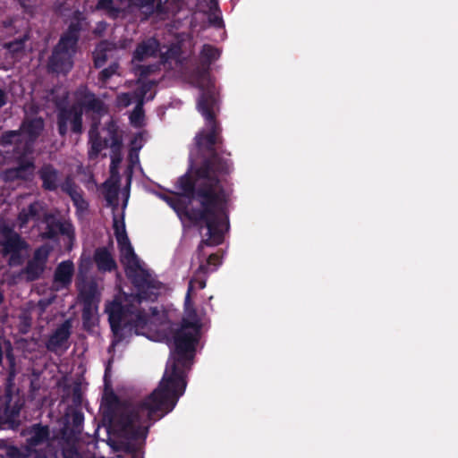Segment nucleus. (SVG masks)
<instances>
[{
    "label": "nucleus",
    "mask_w": 458,
    "mask_h": 458,
    "mask_svg": "<svg viewBox=\"0 0 458 458\" xmlns=\"http://www.w3.org/2000/svg\"><path fill=\"white\" fill-rule=\"evenodd\" d=\"M209 267H210V265L207 261H206V263H201L194 274L200 275L207 278L208 275L210 272L215 271V269H216V268L211 269Z\"/></svg>",
    "instance_id": "obj_41"
},
{
    "label": "nucleus",
    "mask_w": 458,
    "mask_h": 458,
    "mask_svg": "<svg viewBox=\"0 0 458 458\" xmlns=\"http://www.w3.org/2000/svg\"><path fill=\"white\" fill-rule=\"evenodd\" d=\"M7 102V96L4 89L0 88V108H2Z\"/></svg>",
    "instance_id": "obj_47"
},
{
    "label": "nucleus",
    "mask_w": 458,
    "mask_h": 458,
    "mask_svg": "<svg viewBox=\"0 0 458 458\" xmlns=\"http://www.w3.org/2000/svg\"><path fill=\"white\" fill-rule=\"evenodd\" d=\"M42 221L46 224L44 232L40 233L42 239L55 241L59 235H64L68 238L70 243L73 242L74 228L71 223L62 222L48 213H44Z\"/></svg>",
    "instance_id": "obj_10"
},
{
    "label": "nucleus",
    "mask_w": 458,
    "mask_h": 458,
    "mask_svg": "<svg viewBox=\"0 0 458 458\" xmlns=\"http://www.w3.org/2000/svg\"><path fill=\"white\" fill-rule=\"evenodd\" d=\"M119 68L118 63H112L108 67L103 69L98 74V81L102 83H106L108 80L114 75Z\"/></svg>",
    "instance_id": "obj_38"
},
{
    "label": "nucleus",
    "mask_w": 458,
    "mask_h": 458,
    "mask_svg": "<svg viewBox=\"0 0 458 458\" xmlns=\"http://www.w3.org/2000/svg\"><path fill=\"white\" fill-rule=\"evenodd\" d=\"M89 28V22L85 14L76 10L68 19V27L65 31L60 37L62 44H68L74 47H78V42L81 37V32L87 30Z\"/></svg>",
    "instance_id": "obj_11"
},
{
    "label": "nucleus",
    "mask_w": 458,
    "mask_h": 458,
    "mask_svg": "<svg viewBox=\"0 0 458 458\" xmlns=\"http://www.w3.org/2000/svg\"><path fill=\"white\" fill-rule=\"evenodd\" d=\"M154 98V95L150 96L149 98H148L147 99L148 100H150V99H153Z\"/></svg>",
    "instance_id": "obj_49"
},
{
    "label": "nucleus",
    "mask_w": 458,
    "mask_h": 458,
    "mask_svg": "<svg viewBox=\"0 0 458 458\" xmlns=\"http://www.w3.org/2000/svg\"><path fill=\"white\" fill-rule=\"evenodd\" d=\"M74 265L72 260H64L59 263L54 274V282L60 284L62 287H68L72 281Z\"/></svg>",
    "instance_id": "obj_20"
},
{
    "label": "nucleus",
    "mask_w": 458,
    "mask_h": 458,
    "mask_svg": "<svg viewBox=\"0 0 458 458\" xmlns=\"http://www.w3.org/2000/svg\"><path fill=\"white\" fill-rule=\"evenodd\" d=\"M96 295L97 286L95 284H89L80 292L82 304L97 305Z\"/></svg>",
    "instance_id": "obj_32"
},
{
    "label": "nucleus",
    "mask_w": 458,
    "mask_h": 458,
    "mask_svg": "<svg viewBox=\"0 0 458 458\" xmlns=\"http://www.w3.org/2000/svg\"><path fill=\"white\" fill-rule=\"evenodd\" d=\"M207 262L210 266L213 265L215 267L214 268H216L220 264L219 256L217 254L212 253L208 257Z\"/></svg>",
    "instance_id": "obj_44"
},
{
    "label": "nucleus",
    "mask_w": 458,
    "mask_h": 458,
    "mask_svg": "<svg viewBox=\"0 0 458 458\" xmlns=\"http://www.w3.org/2000/svg\"><path fill=\"white\" fill-rule=\"evenodd\" d=\"M4 255L11 252L22 251L28 248V243L21 236L11 230L5 229L4 239L0 242Z\"/></svg>",
    "instance_id": "obj_16"
},
{
    "label": "nucleus",
    "mask_w": 458,
    "mask_h": 458,
    "mask_svg": "<svg viewBox=\"0 0 458 458\" xmlns=\"http://www.w3.org/2000/svg\"><path fill=\"white\" fill-rule=\"evenodd\" d=\"M90 149L89 151V157H97L101 150L108 146V140L103 141L97 131V128L91 127L89 131Z\"/></svg>",
    "instance_id": "obj_26"
},
{
    "label": "nucleus",
    "mask_w": 458,
    "mask_h": 458,
    "mask_svg": "<svg viewBox=\"0 0 458 458\" xmlns=\"http://www.w3.org/2000/svg\"><path fill=\"white\" fill-rule=\"evenodd\" d=\"M38 177L42 182L41 187L47 191H56L57 189H61L62 182L61 173L52 164L43 165L38 172Z\"/></svg>",
    "instance_id": "obj_14"
},
{
    "label": "nucleus",
    "mask_w": 458,
    "mask_h": 458,
    "mask_svg": "<svg viewBox=\"0 0 458 458\" xmlns=\"http://www.w3.org/2000/svg\"><path fill=\"white\" fill-rule=\"evenodd\" d=\"M22 148L17 147L16 154L18 165L12 170L14 174V177L17 179L26 180L29 175L31 174L32 170L35 167L34 162L27 160L28 155H21Z\"/></svg>",
    "instance_id": "obj_21"
},
{
    "label": "nucleus",
    "mask_w": 458,
    "mask_h": 458,
    "mask_svg": "<svg viewBox=\"0 0 458 458\" xmlns=\"http://www.w3.org/2000/svg\"><path fill=\"white\" fill-rule=\"evenodd\" d=\"M162 199L177 213H182L187 217V211H191L180 198L162 195Z\"/></svg>",
    "instance_id": "obj_33"
},
{
    "label": "nucleus",
    "mask_w": 458,
    "mask_h": 458,
    "mask_svg": "<svg viewBox=\"0 0 458 458\" xmlns=\"http://www.w3.org/2000/svg\"><path fill=\"white\" fill-rule=\"evenodd\" d=\"M130 4L141 10L145 19L150 17L154 13H163L161 0H130Z\"/></svg>",
    "instance_id": "obj_25"
},
{
    "label": "nucleus",
    "mask_w": 458,
    "mask_h": 458,
    "mask_svg": "<svg viewBox=\"0 0 458 458\" xmlns=\"http://www.w3.org/2000/svg\"><path fill=\"white\" fill-rule=\"evenodd\" d=\"M83 107L87 111L102 114L105 110L104 102L96 95L85 89L81 93V105L58 106L56 109V128L61 138L65 139L69 133L81 135L83 128Z\"/></svg>",
    "instance_id": "obj_5"
},
{
    "label": "nucleus",
    "mask_w": 458,
    "mask_h": 458,
    "mask_svg": "<svg viewBox=\"0 0 458 458\" xmlns=\"http://www.w3.org/2000/svg\"><path fill=\"white\" fill-rule=\"evenodd\" d=\"M213 159L201 161L194 171L180 176L175 188L177 195L196 200L200 208L187 211V219L194 225L207 228V238L201 240L198 250L204 246H217L224 242V231L229 229L227 204L233 192V184L226 179L230 167L225 162Z\"/></svg>",
    "instance_id": "obj_2"
},
{
    "label": "nucleus",
    "mask_w": 458,
    "mask_h": 458,
    "mask_svg": "<svg viewBox=\"0 0 458 458\" xmlns=\"http://www.w3.org/2000/svg\"><path fill=\"white\" fill-rule=\"evenodd\" d=\"M44 208L39 201L30 203L27 208H22L18 215L20 226H25L30 221L39 222L43 220Z\"/></svg>",
    "instance_id": "obj_18"
},
{
    "label": "nucleus",
    "mask_w": 458,
    "mask_h": 458,
    "mask_svg": "<svg viewBox=\"0 0 458 458\" xmlns=\"http://www.w3.org/2000/svg\"><path fill=\"white\" fill-rule=\"evenodd\" d=\"M21 131L10 130L4 131L0 136V146L7 148L14 145L13 153L16 154L17 147H22Z\"/></svg>",
    "instance_id": "obj_27"
},
{
    "label": "nucleus",
    "mask_w": 458,
    "mask_h": 458,
    "mask_svg": "<svg viewBox=\"0 0 458 458\" xmlns=\"http://www.w3.org/2000/svg\"><path fill=\"white\" fill-rule=\"evenodd\" d=\"M208 21L209 23L216 28H222L224 26L222 17L220 15L215 14V13H212V14L208 17Z\"/></svg>",
    "instance_id": "obj_42"
},
{
    "label": "nucleus",
    "mask_w": 458,
    "mask_h": 458,
    "mask_svg": "<svg viewBox=\"0 0 458 458\" xmlns=\"http://www.w3.org/2000/svg\"><path fill=\"white\" fill-rule=\"evenodd\" d=\"M44 128L45 123L41 117L25 119L21 123L19 131H21V135H26V140L21 147V155L24 156L32 153L33 146L38 139V137L41 135Z\"/></svg>",
    "instance_id": "obj_12"
},
{
    "label": "nucleus",
    "mask_w": 458,
    "mask_h": 458,
    "mask_svg": "<svg viewBox=\"0 0 458 458\" xmlns=\"http://www.w3.org/2000/svg\"><path fill=\"white\" fill-rule=\"evenodd\" d=\"M94 261L99 271L111 272L116 268V263L108 250L105 247L98 248L94 253Z\"/></svg>",
    "instance_id": "obj_23"
},
{
    "label": "nucleus",
    "mask_w": 458,
    "mask_h": 458,
    "mask_svg": "<svg viewBox=\"0 0 458 458\" xmlns=\"http://www.w3.org/2000/svg\"><path fill=\"white\" fill-rule=\"evenodd\" d=\"M157 65L155 64H149V65H143L139 64L135 67V72L140 75L141 78H146L149 76L150 74L154 73L157 71Z\"/></svg>",
    "instance_id": "obj_39"
},
{
    "label": "nucleus",
    "mask_w": 458,
    "mask_h": 458,
    "mask_svg": "<svg viewBox=\"0 0 458 458\" xmlns=\"http://www.w3.org/2000/svg\"><path fill=\"white\" fill-rule=\"evenodd\" d=\"M217 105V98L215 90L211 87L202 89L198 102L197 108L205 119V124L208 131H200L195 136L196 146L199 152L203 154V159H217L219 162H225L230 165L228 175L233 171V164L230 158L224 157L217 151L222 144L221 127L216 118L214 109Z\"/></svg>",
    "instance_id": "obj_3"
},
{
    "label": "nucleus",
    "mask_w": 458,
    "mask_h": 458,
    "mask_svg": "<svg viewBox=\"0 0 458 458\" xmlns=\"http://www.w3.org/2000/svg\"><path fill=\"white\" fill-rule=\"evenodd\" d=\"M72 322L67 319L63 322L50 335L47 342L48 350L54 351L62 347L70 338Z\"/></svg>",
    "instance_id": "obj_19"
},
{
    "label": "nucleus",
    "mask_w": 458,
    "mask_h": 458,
    "mask_svg": "<svg viewBox=\"0 0 458 458\" xmlns=\"http://www.w3.org/2000/svg\"><path fill=\"white\" fill-rule=\"evenodd\" d=\"M103 46L104 43L99 44L93 54L94 67L97 69L103 67L108 59L107 49Z\"/></svg>",
    "instance_id": "obj_35"
},
{
    "label": "nucleus",
    "mask_w": 458,
    "mask_h": 458,
    "mask_svg": "<svg viewBox=\"0 0 458 458\" xmlns=\"http://www.w3.org/2000/svg\"><path fill=\"white\" fill-rule=\"evenodd\" d=\"M159 42L150 38L139 43L132 54V62H142L148 57H155L159 51Z\"/></svg>",
    "instance_id": "obj_17"
},
{
    "label": "nucleus",
    "mask_w": 458,
    "mask_h": 458,
    "mask_svg": "<svg viewBox=\"0 0 458 458\" xmlns=\"http://www.w3.org/2000/svg\"><path fill=\"white\" fill-rule=\"evenodd\" d=\"M105 188V199L109 205H114L117 201L120 189V179H109L103 184Z\"/></svg>",
    "instance_id": "obj_29"
},
{
    "label": "nucleus",
    "mask_w": 458,
    "mask_h": 458,
    "mask_svg": "<svg viewBox=\"0 0 458 458\" xmlns=\"http://www.w3.org/2000/svg\"><path fill=\"white\" fill-rule=\"evenodd\" d=\"M61 191L71 198L77 213L82 214L89 209V202L83 197V191L72 176L67 175L64 178Z\"/></svg>",
    "instance_id": "obj_13"
},
{
    "label": "nucleus",
    "mask_w": 458,
    "mask_h": 458,
    "mask_svg": "<svg viewBox=\"0 0 458 458\" xmlns=\"http://www.w3.org/2000/svg\"><path fill=\"white\" fill-rule=\"evenodd\" d=\"M98 8L107 10V11L115 10L114 7L113 0H99L98 3Z\"/></svg>",
    "instance_id": "obj_43"
},
{
    "label": "nucleus",
    "mask_w": 458,
    "mask_h": 458,
    "mask_svg": "<svg viewBox=\"0 0 458 458\" xmlns=\"http://www.w3.org/2000/svg\"><path fill=\"white\" fill-rule=\"evenodd\" d=\"M122 151L121 152H111V165L110 174L111 179H120L118 165L122 162Z\"/></svg>",
    "instance_id": "obj_36"
},
{
    "label": "nucleus",
    "mask_w": 458,
    "mask_h": 458,
    "mask_svg": "<svg viewBox=\"0 0 458 458\" xmlns=\"http://www.w3.org/2000/svg\"><path fill=\"white\" fill-rule=\"evenodd\" d=\"M84 421L83 413L74 411L72 415V422L66 421L61 428V437L67 442H74L79 439Z\"/></svg>",
    "instance_id": "obj_15"
},
{
    "label": "nucleus",
    "mask_w": 458,
    "mask_h": 458,
    "mask_svg": "<svg viewBox=\"0 0 458 458\" xmlns=\"http://www.w3.org/2000/svg\"><path fill=\"white\" fill-rule=\"evenodd\" d=\"M51 250V247L47 244H43L34 250L32 258L28 260L21 271L28 282H34L42 277Z\"/></svg>",
    "instance_id": "obj_9"
},
{
    "label": "nucleus",
    "mask_w": 458,
    "mask_h": 458,
    "mask_svg": "<svg viewBox=\"0 0 458 458\" xmlns=\"http://www.w3.org/2000/svg\"><path fill=\"white\" fill-rule=\"evenodd\" d=\"M4 454L1 456H5L6 458H30L33 457L30 452L28 451L26 445H24L23 448L21 449L15 445H6L3 450Z\"/></svg>",
    "instance_id": "obj_31"
},
{
    "label": "nucleus",
    "mask_w": 458,
    "mask_h": 458,
    "mask_svg": "<svg viewBox=\"0 0 458 458\" xmlns=\"http://www.w3.org/2000/svg\"><path fill=\"white\" fill-rule=\"evenodd\" d=\"M114 335L113 344L123 341L133 328L147 323V314L134 303L123 304L114 301L106 309Z\"/></svg>",
    "instance_id": "obj_6"
},
{
    "label": "nucleus",
    "mask_w": 458,
    "mask_h": 458,
    "mask_svg": "<svg viewBox=\"0 0 458 458\" xmlns=\"http://www.w3.org/2000/svg\"><path fill=\"white\" fill-rule=\"evenodd\" d=\"M82 313H81V318H82V324L84 328L88 329L90 328L92 326H94V313L98 310L97 305H89V304H82Z\"/></svg>",
    "instance_id": "obj_34"
},
{
    "label": "nucleus",
    "mask_w": 458,
    "mask_h": 458,
    "mask_svg": "<svg viewBox=\"0 0 458 458\" xmlns=\"http://www.w3.org/2000/svg\"><path fill=\"white\" fill-rule=\"evenodd\" d=\"M28 38L27 36H24L20 38H16L13 41H10L5 44V48L13 54H18L24 50L25 48V42L27 41Z\"/></svg>",
    "instance_id": "obj_37"
},
{
    "label": "nucleus",
    "mask_w": 458,
    "mask_h": 458,
    "mask_svg": "<svg viewBox=\"0 0 458 458\" xmlns=\"http://www.w3.org/2000/svg\"><path fill=\"white\" fill-rule=\"evenodd\" d=\"M219 55L220 53L216 47L209 44L203 45L199 54V59L201 66L205 71L209 69L210 64L218 59Z\"/></svg>",
    "instance_id": "obj_28"
},
{
    "label": "nucleus",
    "mask_w": 458,
    "mask_h": 458,
    "mask_svg": "<svg viewBox=\"0 0 458 458\" xmlns=\"http://www.w3.org/2000/svg\"><path fill=\"white\" fill-rule=\"evenodd\" d=\"M120 252L121 262L125 266L126 276L137 289V293L131 295L132 301L138 305L143 301H155L159 295L162 284L141 267L132 246L122 248Z\"/></svg>",
    "instance_id": "obj_4"
},
{
    "label": "nucleus",
    "mask_w": 458,
    "mask_h": 458,
    "mask_svg": "<svg viewBox=\"0 0 458 458\" xmlns=\"http://www.w3.org/2000/svg\"><path fill=\"white\" fill-rule=\"evenodd\" d=\"M107 375V369H106V372H105V377H106Z\"/></svg>",
    "instance_id": "obj_50"
},
{
    "label": "nucleus",
    "mask_w": 458,
    "mask_h": 458,
    "mask_svg": "<svg viewBox=\"0 0 458 458\" xmlns=\"http://www.w3.org/2000/svg\"><path fill=\"white\" fill-rule=\"evenodd\" d=\"M118 99L121 103H123L125 106L131 104V98L129 93H123L118 96Z\"/></svg>",
    "instance_id": "obj_45"
},
{
    "label": "nucleus",
    "mask_w": 458,
    "mask_h": 458,
    "mask_svg": "<svg viewBox=\"0 0 458 458\" xmlns=\"http://www.w3.org/2000/svg\"><path fill=\"white\" fill-rule=\"evenodd\" d=\"M114 235H115L119 249L131 246L130 239L127 235V233L125 230V225L123 222H122V224L119 225L117 219L114 218Z\"/></svg>",
    "instance_id": "obj_30"
},
{
    "label": "nucleus",
    "mask_w": 458,
    "mask_h": 458,
    "mask_svg": "<svg viewBox=\"0 0 458 458\" xmlns=\"http://www.w3.org/2000/svg\"><path fill=\"white\" fill-rule=\"evenodd\" d=\"M77 47L69 46L62 41L53 48L52 54L48 58L47 70L49 72L66 75L73 67V57L76 54Z\"/></svg>",
    "instance_id": "obj_8"
},
{
    "label": "nucleus",
    "mask_w": 458,
    "mask_h": 458,
    "mask_svg": "<svg viewBox=\"0 0 458 458\" xmlns=\"http://www.w3.org/2000/svg\"><path fill=\"white\" fill-rule=\"evenodd\" d=\"M8 254L10 255V258H9V260H8L9 266H11V267H18V266H21V265L23 264L24 259H23V256L21 254V251L11 252V253H8Z\"/></svg>",
    "instance_id": "obj_40"
},
{
    "label": "nucleus",
    "mask_w": 458,
    "mask_h": 458,
    "mask_svg": "<svg viewBox=\"0 0 458 458\" xmlns=\"http://www.w3.org/2000/svg\"><path fill=\"white\" fill-rule=\"evenodd\" d=\"M209 11L211 13L219 12V4L217 0H209L208 3Z\"/></svg>",
    "instance_id": "obj_46"
},
{
    "label": "nucleus",
    "mask_w": 458,
    "mask_h": 458,
    "mask_svg": "<svg viewBox=\"0 0 458 458\" xmlns=\"http://www.w3.org/2000/svg\"><path fill=\"white\" fill-rule=\"evenodd\" d=\"M153 84H154L153 82L143 83L135 92L136 97H137V105L130 117L131 123H135L143 118V116H144V110H143L144 99H145L147 94L151 90Z\"/></svg>",
    "instance_id": "obj_22"
},
{
    "label": "nucleus",
    "mask_w": 458,
    "mask_h": 458,
    "mask_svg": "<svg viewBox=\"0 0 458 458\" xmlns=\"http://www.w3.org/2000/svg\"><path fill=\"white\" fill-rule=\"evenodd\" d=\"M131 174H130L128 175V184H130V183H131Z\"/></svg>",
    "instance_id": "obj_48"
},
{
    "label": "nucleus",
    "mask_w": 458,
    "mask_h": 458,
    "mask_svg": "<svg viewBox=\"0 0 458 458\" xmlns=\"http://www.w3.org/2000/svg\"><path fill=\"white\" fill-rule=\"evenodd\" d=\"M207 278L194 274L189 282L184 306L192 319L183 318L172 336L166 369L157 387L142 401L122 406L114 418L121 434L129 440L145 442L154 422L171 412L184 394L186 376L193 363L200 324L191 294L195 287L204 289Z\"/></svg>",
    "instance_id": "obj_1"
},
{
    "label": "nucleus",
    "mask_w": 458,
    "mask_h": 458,
    "mask_svg": "<svg viewBox=\"0 0 458 458\" xmlns=\"http://www.w3.org/2000/svg\"><path fill=\"white\" fill-rule=\"evenodd\" d=\"M22 435L26 437L25 445L34 458H47L43 448L49 445L50 428L48 425L35 423L27 428Z\"/></svg>",
    "instance_id": "obj_7"
},
{
    "label": "nucleus",
    "mask_w": 458,
    "mask_h": 458,
    "mask_svg": "<svg viewBox=\"0 0 458 458\" xmlns=\"http://www.w3.org/2000/svg\"><path fill=\"white\" fill-rule=\"evenodd\" d=\"M106 130L109 136L107 147L110 148L111 152H121L123 148V134L119 126L114 120H111L106 123Z\"/></svg>",
    "instance_id": "obj_24"
}]
</instances>
